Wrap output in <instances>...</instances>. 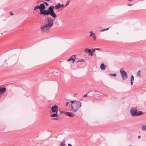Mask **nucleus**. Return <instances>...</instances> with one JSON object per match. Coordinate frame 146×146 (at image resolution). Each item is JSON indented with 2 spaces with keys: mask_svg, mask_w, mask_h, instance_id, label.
<instances>
[{
  "mask_svg": "<svg viewBox=\"0 0 146 146\" xmlns=\"http://www.w3.org/2000/svg\"><path fill=\"white\" fill-rule=\"evenodd\" d=\"M51 119L52 120H58V118H57L56 117H55L54 118H52Z\"/></svg>",
  "mask_w": 146,
  "mask_h": 146,
  "instance_id": "obj_29",
  "label": "nucleus"
},
{
  "mask_svg": "<svg viewBox=\"0 0 146 146\" xmlns=\"http://www.w3.org/2000/svg\"><path fill=\"white\" fill-rule=\"evenodd\" d=\"M74 108L73 105V104H71V103L70 104V105H69V110H72V111H73Z\"/></svg>",
  "mask_w": 146,
  "mask_h": 146,
  "instance_id": "obj_15",
  "label": "nucleus"
},
{
  "mask_svg": "<svg viewBox=\"0 0 146 146\" xmlns=\"http://www.w3.org/2000/svg\"><path fill=\"white\" fill-rule=\"evenodd\" d=\"M46 1H50V0H45Z\"/></svg>",
  "mask_w": 146,
  "mask_h": 146,
  "instance_id": "obj_44",
  "label": "nucleus"
},
{
  "mask_svg": "<svg viewBox=\"0 0 146 146\" xmlns=\"http://www.w3.org/2000/svg\"><path fill=\"white\" fill-rule=\"evenodd\" d=\"M10 15L11 16H12L13 15V14L12 12H11L9 13Z\"/></svg>",
  "mask_w": 146,
  "mask_h": 146,
  "instance_id": "obj_30",
  "label": "nucleus"
},
{
  "mask_svg": "<svg viewBox=\"0 0 146 146\" xmlns=\"http://www.w3.org/2000/svg\"><path fill=\"white\" fill-rule=\"evenodd\" d=\"M105 29H101L100 30V31L101 32H103V31H105Z\"/></svg>",
  "mask_w": 146,
  "mask_h": 146,
  "instance_id": "obj_33",
  "label": "nucleus"
},
{
  "mask_svg": "<svg viewBox=\"0 0 146 146\" xmlns=\"http://www.w3.org/2000/svg\"><path fill=\"white\" fill-rule=\"evenodd\" d=\"M134 80V76L133 75H131L130 76V81H133Z\"/></svg>",
  "mask_w": 146,
  "mask_h": 146,
  "instance_id": "obj_23",
  "label": "nucleus"
},
{
  "mask_svg": "<svg viewBox=\"0 0 146 146\" xmlns=\"http://www.w3.org/2000/svg\"><path fill=\"white\" fill-rule=\"evenodd\" d=\"M106 65L104 63H102L100 66V69L102 70H104L106 68Z\"/></svg>",
  "mask_w": 146,
  "mask_h": 146,
  "instance_id": "obj_13",
  "label": "nucleus"
},
{
  "mask_svg": "<svg viewBox=\"0 0 146 146\" xmlns=\"http://www.w3.org/2000/svg\"><path fill=\"white\" fill-rule=\"evenodd\" d=\"M51 110L53 113L57 112L58 110V106L56 105H54L51 107Z\"/></svg>",
  "mask_w": 146,
  "mask_h": 146,
  "instance_id": "obj_7",
  "label": "nucleus"
},
{
  "mask_svg": "<svg viewBox=\"0 0 146 146\" xmlns=\"http://www.w3.org/2000/svg\"><path fill=\"white\" fill-rule=\"evenodd\" d=\"M95 50H96V48H95L94 49H92V52H94L95 51Z\"/></svg>",
  "mask_w": 146,
  "mask_h": 146,
  "instance_id": "obj_31",
  "label": "nucleus"
},
{
  "mask_svg": "<svg viewBox=\"0 0 146 146\" xmlns=\"http://www.w3.org/2000/svg\"><path fill=\"white\" fill-rule=\"evenodd\" d=\"M140 71L139 70H138V72H137V76H141V75L140 74Z\"/></svg>",
  "mask_w": 146,
  "mask_h": 146,
  "instance_id": "obj_26",
  "label": "nucleus"
},
{
  "mask_svg": "<svg viewBox=\"0 0 146 146\" xmlns=\"http://www.w3.org/2000/svg\"><path fill=\"white\" fill-rule=\"evenodd\" d=\"M57 118H58V120L59 119H60L61 118V117H60L59 116H58L57 117Z\"/></svg>",
  "mask_w": 146,
  "mask_h": 146,
  "instance_id": "obj_42",
  "label": "nucleus"
},
{
  "mask_svg": "<svg viewBox=\"0 0 146 146\" xmlns=\"http://www.w3.org/2000/svg\"><path fill=\"white\" fill-rule=\"evenodd\" d=\"M90 36H92V35H95V34L94 33L93 31H92L90 32Z\"/></svg>",
  "mask_w": 146,
  "mask_h": 146,
  "instance_id": "obj_19",
  "label": "nucleus"
},
{
  "mask_svg": "<svg viewBox=\"0 0 146 146\" xmlns=\"http://www.w3.org/2000/svg\"><path fill=\"white\" fill-rule=\"evenodd\" d=\"M70 1V0H69L67 1L65 5V7L66 6L68 5L69 4Z\"/></svg>",
  "mask_w": 146,
  "mask_h": 146,
  "instance_id": "obj_24",
  "label": "nucleus"
},
{
  "mask_svg": "<svg viewBox=\"0 0 146 146\" xmlns=\"http://www.w3.org/2000/svg\"><path fill=\"white\" fill-rule=\"evenodd\" d=\"M69 102H66V106H68V104H69Z\"/></svg>",
  "mask_w": 146,
  "mask_h": 146,
  "instance_id": "obj_32",
  "label": "nucleus"
},
{
  "mask_svg": "<svg viewBox=\"0 0 146 146\" xmlns=\"http://www.w3.org/2000/svg\"><path fill=\"white\" fill-rule=\"evenodd\" d=\"M109 74L111 75V76H113L114 77H115L116 76V74L115 73L113 74L109 73Z\"/></svg>",
  "mask_w": 146,
  "mask_h": 146,
  "instance_id": "obj_22",
  "label": "nucleus"
},
{
  "mask_svg": "<svg viewBox=\"0 0 146 146\" xmlns=\"http://www.w3.org/2000/svg\"><path fill=\"white\" fill-rule=\"evenodd\" d=\"M141 137V136H140V135H139V136H138V137H138V139H140V138Z\"/></svg>",
  "mask_w": 146,
  "mask_h": 146,
  "instance_id": "obj_39",
  "label": "nucleus"
},
{
  "mask_svg": "<svg viewBox=\"0 0 146 146\" xmlns=\"http://www.w3.org/2000/svg\"><path fill=\"white\" fill-rule=\"evenodd\" d=\"M96 50H100L101 49V48H96Z\"/></svg>",
  "mask_w": 146,
  "mask_h": 146,
  "instance_id": "obj_34",
  "label": "nucleus"
},
{
  "mask_svg": "<svg viewBox=\"0 0 146 146\" xmlns=\"http://www.w3.org/2000/svg\"><path fill=\"white\" fill-rule=\"evenodd\" d=\"M64 6V5L63 4H60V6L61 7H63Z\"/></svg>",
  "mask_w": 146,
  "mask_h": 146,
  "instance_id": "obj_35",
  "label": "nucleus"
},
{
  "mask_svg": "<svg viewBox=\"0 0 146 146\" xmlns=\"http://www.w3.org/2000/svg\"><path fill=\"white\" fill-rule=\"evenodd\" d=\"M85 62V61L84 60V59H81L80 60H79L77 61L76 62V63H78V62Z\"/></svg>",
  "mask_w": 146,
  "mask_h": 146,
  "instance_id": "obj_20",
  "label": "nucleus"
},
{
  "mask_svg": "<svg viewBox=\"0 0 146 146\" xmlns=\"http://www.w3.org/2000/svg\"><path fill=\"white\" fill-rule=\"evenodd\" d=\"M46 11V12L45 13V15H50L54 19L56 18L57 15L55 13L54 9H53L51 8H50L49 9V7L48 9V11Z\"/></svg>",
  "mask_w": 146,
  "mask_h": 146,
  "instance_id": "obj_3",
  "label": "nucleus"
},
{
  "mask_svg": "<svg viewBox=\"0 0 146 146\" xmlns=\"http://www.w3.org/2000/svg\"><path fill=\"white\" fill-rule=\"evenodd\" d=\"M45 20V22H47V24L40 27L41 31L43 32L45 30H49L53 26L54 23L53 19L51 17H48Z\"/></svg>",
  "mask_w": 146,
  "mask_h": 146,
  "instance_id": "obj_1",
  "label": "nucleus"
},
{
  "mask_svg": "<svg viewBox=\"0 0 146 146\" xmlns=\"http://www.w3.org/2000/svg\"><path fill=\"white\" fill-rule=\"evenodd\" d=\"M6 89L5 87L0 88V94H3L6 91Z\"/></svg>",
  "mask_w": 146,
  "mask_h": 146,
  "instance_id": "obj_12",
  "label": "nucleus"
},
{
  "mask_svg": "<svg viewBox=\"0 0 146 146\" xmlns=\"http://www.w3.org/2000/svg\"><path fill=\"white\" fill-rule=\"evenodd\" d=\"M133 81H130L131 84V86L133 85Z\"/></svg>",
  "mask_w": 146,
  "mask_h": 146,
  "instance_id": "obj_36",
  "label": "nucleus"
},
{
  "mask_svg": "<svg viewBox=\"0 0 146 146\" xmlns=\"http://www.w3.org/2000/svg\"><path fill=\"white\" fill-rule=\"evenodd\" d=\"M127 5L128 6H131L132 5V4L128 3L127 4Z\"/></svg>",
  "mask_w": 146,
  "mask_h": 146,
  "instance_id": "obj_41",
  "label": "nucleus"
},
{
  "mask_svg": "<svg viewBox=\"0 0 146 146\" xmlns=\"http://www.w3.org/2000/svg\"><path fill=\"white\" fill-rule=\"evenodd\" d=\"M82 103L80 101H76V102L74 103L73 107H74L73 110L74 112H76L79 109L81 106Z\"/></svg>",
  "mask_w": 146,
  "mask_h": 146,
  "instance_id": "obj_5",
  "label": "nucleus"
},
{
  "mask_svg": "<svg viewBox=\"0 0 146 146\" xmlns=\"http://www.w3.org/2000/svg\"><path fill=\"white\" fill-rule=\"evenodd\" d=\"M87 94H86L85 95L83 96V97H87Z\"/></svg>",
  "mask_w": 146,
  "mask_h": 146,
  "instance_id": "obj_37",
  "label": "nucleus"
},
{
  "mask_svg": "<svg viewBox=\"0 0 146 146\" xmlns=\"http://www.w3.org/2000/svg\"><path fill=\"white\" fill-rule=\"evenodd\" d=\"M130 113L131 116L132 117H136L144 114L142 111H138L136 108L132 107L130 110Z\"/></svg>",
  "mask_w": 146,
  "mask_h": 146,
  "instance_id": "obj_2",
  "label": "nucleus"
},
{
  "mask_svg": "<svg viewBox=\"0 0 146 146\" xmlns=\"http://www.w3.org/2000/svg\"><path fill=\"white\" fill-rule=\"evenodd\" d=\"M142 129L143 131L146 130V125H143L142 127Z\"/></svg>",
  "mask_w": 146,
  "mask_h": 146,
  "instance_id": "obj_16",
  "label": "nucleus"
},
{
  "mask_svg": "<svg viewBox=\"0 0 146 146\" xmlns=\"http://www.w3.org/2000/svg\"><path fill=\"white\" fill-rule=\"evenodd\" d=\"M93 39L95 40H96V36L95 35H93Z\"/></svg>",
  "mask_w": 146,
  "mask_h": 146,
  "instance_id": "obj_28",
  "label": "nucleus"
},
{
  "mask_svg": "<svg viewBox=\"0 0 146 146\" xmlns=\"http://www.w3.org/2000/svg\"><path fill=\"white\" fill-rule=\"evenodd\" d=\"M109 27L108 28H107L106 29H105V30H108V29H109Z\"/></svg>",
  "mask_w": 146,
  "mask_h": 146,
  "instance_id": "obj_40",
  "label": "nucleus"
},
{
  "mask_svg": "<svg viewBox=\"0 0 146 146\" xmlns=\"http://www.w3.org/2000/svg\"><path fill=\"white\" fill-rule=\"evenodd\" d=\"M66 113V112H64L63 111H60V114L59 115H60L61 113H64L65 115V113Z\"/></svg>",
  "mask_w": 146,
  "mask_h": 146,
  "instance_id": "obj_25",
  "label": "nucleus"
},
{
  "mask_svg": "<svg viewBox=\"0 0 146 146\" xmlns=\"http://www.w3.org/2000/svg\"><path fill=\"white\" fill-rule=\"evenodd\" d=\"M68 146H72V145L70 143H68Z\"/></svg>",
  "mask_w": 146,
  "mask_h": 146,
  "instance_id": "obj_38",
  "label": "nucleus"
},
{
  "mask_svg": "<svg viewBox=\"0 0 146 146\" xmlns=\"http://www.w3.org/2000/svg\"><path fill=\"white\" fill-rule=\"evenodd\" d=\"M129 146H132V145H130Z\"/></svg>",
  "mask_w": 146,
  "mask_h": 146,
  "instance_id": "obj_45",
  "label": "nucleus"
},
{
  "mask_svg": "<svg viewBox=\"0 0 146 146\" xmlns=\"http://www.w3.org/2000/svg\"><path fill=\"white\" fill-rule=\"evenodd\" d=\"M76 100H71L70 102V103L71 104H73V105H74V103H75L76 102Z\"/></svg>",
  "mask_w": 146,
  "mask_h": 146,
  "instance_id": "obj_21",
  "label": "nucleus"
},
{
  "mask_svg": "<svg viewBox=\"0 0 146 146\" xmlns=\"http://www.w3.org/2000/svg\"><path fill=\"white\" fill-rule=\"evenodd\" d=\"M85 53H88L89 55L92 56L93 55L94 53L90 49L86 48L84 50Z\"/></svg>",
  "mask_w": 146,
  "mask_h": 146,
  "instance_id": "obj_8",
  "label": "nucleus"
},
{
  "mask_svg": "<svg viewBox=\"0 0 146 146\" xmlns=\"http://www.w3.org/2000/svg\"><path fill=\"white\" fill-rule=\"evenodd\" d=\"M39 6L40 7L39 9L40 10L39 14L40 15H45V13L46 12V11H48V9H44L45 8V7L43 3L40 4V5H39Z\"/></svg>",
  "mask_w": 146,
  "mask_h": 146,
  "instance_id": "obj_4",
  "label": "nucleus"
},
{
  "mask_svg": "<svg viewBox=\"0 0 146 146\" xmlns=\"http://www.w3.org/2000/svg\"><path fill=\"white\" fill-rule=\"evenodd\" d=\"M55 113H54L52 114H51L50 115V117H57L58 116H59V115H58L57 114V112H55Z\"/></svg>",
  "mask_w": 146,
  "mask_h": 146,
  "instance_id": "obj_14",
  "label": "nucleus"
},
{
  "mask_svg": "<svg viewBox=\"0 0 146 146\" xmlns=\"http://www.w3.org/2000/svg\"><path fill=\"white\" fill-rule=\"evenodd\" d=\"M65 113V115L69 117H73L75 116V114L73 112H66Z\"/></svg>",
  "mask_w": 146,
  "mask_h": 146,
  "instance_id": "obj_11",
  "label": "nucleus"
},
{
  "mask_svg": "<svg viewBox=\"0 0 146 146\" xmlns=\"http://www.w3.org/2000/svg\"><path fill=\"white\" fill-rule=\"evenodd\" d=\"M127 1L129 2H131L133 1V0H127Z\"/></svg>",
  "mask_w": 146,
  "mask_h": 146,
  "instance_id": "obj_43",
  "label": "nucleus"
},
{
  "mask_svg": "<svg viewBox=\"0 0 146 146\" xmlns=\"http://www.w3.org/2000/svg\"><path fill=\"white\" fill-rule=\"evenodd\" d=\"M61 8L60 4L58 3L57 4H56L54 6H50L49 7V8H51L54 9V8L55 9H57Z\"/></svg>",
  "mask_w": 146,
  "mask_h": 146,
  "instance_id": "obj_9",
  "label": "nucleus"
},
{
  "mask_svg": "<svg viewBox=\"0 0 146 146\" xmlns=\"http://www.w3.org/2000/svg\"><path fill=\"white\" fill-rule=\"evenodd\" d=\"M120 72L122 79L124 80H125L127 78V72L123 70L122 68H121Z\"/></svg>",
  "mask_w": 146,
  "mask_h": 146,
  "instance_id": "obj_6",
  "label": "nucleus"
},
{
  "mask_svg": "<svg viewBox=\"0 0 146 146\" xmlns=\"http://www.w3.org/2000/svg\"><path fill=\"white\" fill-rule=\"evenodd\" d=\"M43 3L46 6H48V5H49V4H48V3L46 2H44V3Z\"/></svg>",
  "mask_w": 146,
  "mask_h": 146,
  "instance_id": "obj_27",
  "label": "nucleus"
},
{
  "mask_svg": "<svg viewBox=\"0 0 146 146\" xmlns=\"http://www.w3.org/2000/svg\"><path fill=\"white\" fill-rule=\"evenodd\" d=\"M75 55H73L71 56L67 60V61L69 62L71 60H72V63H74L75 61Z\"/></svg>",
  "mask_w": 146,
  "mask_h": 146,
  "instance_id": "obj_10",
  "label": "nucleus"
},
{
  "mask_svg": "<svg viewBox=\"0 0 146 146\" xmlns=\"http://www.w3.org/2000/svg\"><path fill=\"white\" fill-rule=\"evenodd\" d=\"M39 7H39V5H37L36 6L34 7L33 10H36V9H39V8H40Z\"/></svg>",
  "mask_w": 146,
  "mask_h": 146,
  "instance_id": "obj_18",
  "label": "nucleus"
},
{
  "mask_svg": "<svg viewBox=\"0 0 146 146\" xmlns=\"http://www.w3.org/2000/svg\"><path fill=\"white\" fill-rule=\"evenodd\" d=\"M65 141L64 140L62 142L60 143V145H61V146H65Z\"/></svg>",
  "mask_w": 146,
  "mask_h": 146,
  "instance_id": "obj_17",
  "label": "nucleus"
}]
</instances>
